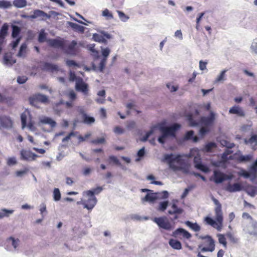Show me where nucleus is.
<instances>
[{
  "mask_svg": "<svg viewBox=\"0 0 257 257\" xmlns=\"http://www.w3.org/2000/svg\"><path fill=\"white\" fill-rule=\"evenodd\" d=\"M161 161L167 163L174 172L181 171L185 174L189 173L190 166L180 154H165Z\"/></svg>",
  "mask_w": 257,
  "mask_h": 257,
  "instance_id": "f257e3e1",
  "label": "nucleus"
},
{
  "mask_svg": "<svg viewBox=\"0 0 257 257\" xmlns=\"http://www.w3.org/2000/svg\"><path fill=\"white\" fill-rule=\"evenodd\" d=\"M180 124L177 123H174L170 125L167 124L164 127L160 125V132L161 135L158 138V142L161 144H164L168 138L175 137L176 132L180 129Z\"/></svg>",
  "mask_w": 257,
  "mask_h": 257,
  "instance_id": "f03ea898",
  "label": "nucleus"
},
{
  "mask_svg": "<svg viewBox=\"0 0 257 257\" xmlns=\"http://www.w3.org/2000/svg\"><path fill=\"white\" fill-rule=\"evenodd\" d=\"M187 119L189 125L191 126H197L200 124L201 126L208 128L214 123L215 114L213 111H210L209 116L201 117L199 121L195 120L192 114H189L187 116Z\"/></svg>",
  "mask_w": 257,
  "mask_h": 257,
  "instance_id": "7ed1b4c3",
  "label": "nucleus"
},
{
  "mask_svg": "<svg viewBox=\"0 0 257 257\" xmlns=\"http://www.w3.org/2000/svg\"><path fill=\"white\" fill-rule=\"evenodd\" d=\"M110 51L108 48H103L101 47V54L102 58L101 59L98 67H97L94 63H91V69L97 72H103L106 64L107 59L110 54Z\"/></svg>",
  "mask_w": 257,
  "mask_h": 257,
  "instance_id": "20e7f679",
  "label": "nucleus"
},
{
  "mask_svg": "<svg viewBox=\"0 0 257 257\" xmlns=\"http://www.w3.org/2000/svg\"><path fill=\"white\" fill-rule=\"evenodd\" d=\"M28 100L30 105L37 108H40L39 102L44 104H47L49 103L48 97L40 93L33 94L29 97Z\"/></svg>",
  "mask_w": 257,
  "mask_h": 257,
  "instance_id": "39448f33",
  "label": "nucleus"
},
{
  "mask_svg": "<svg viewBox=\"0 0 257 257\" xmlns=\"http://www.w3.org/2000/svg\"><path fill=\"white\" fill-rule=\"evenodd\" d=\"M153 220L158 225L160 228H162L167 231H170L173 228V226L167 220L166 216L155 217Z\"/></svg>",
  "mask_w": 257,
  "mask_h": 257,
  "instance_id": "423d86ee",
  "label": "nucleus"
},
{
  "mask_svg": "<svg viewBox=\"0 0 257 257\" xmlns=\"http://www.w3.org/2000/svg\"><path fill=\"white\" fill-rule=\"evenodd\" d=\"M223 215L221 214V219L220 220L217 219V216L215 214V219H213L209 216L204 218V221L206 224L216 228L218 231H220L223 224Z\"/></svg>",
  "mask_w": 257,
  "mask_h": 257,
  "instance_id": "0eeeda50",
  "label": "nucleus"
},
{
  "mask_svg": "<svg viewBox=\"0 0 257 257\" xmlns=\"http://www.w3.org/2000/svg\"><path fill=\"white\" fill-rule=\"evenodd\" d=\"M20 243V240L18 238L10 236L6 241L5 248L9 251H17Z\"/></svg>",
  "mask_w": 257,
  "mask_h": 257,
  "instance_id": "6e6552de",
  "label": "nucleus"
},
{
  "mask_svg": "<svg viewBox=\"0 0 257 257\" xmlns=\"http://www.w3.org/2000/svg\"><path fill=\"white\" fill-rule=\"evenodd\" d=\"M40 67L42 71L51 73L59 71V67L57 64L48 62H41Z\"/></svg>",
  "mask_w": 257,
  "mask_h": 257,
  "instance_id": "1a4fd4ad",
  "label": "nucleus"
},
{
  "mask_svg": "<svg viewBox=\"0 0 257 257\" xmlns=\"http://www.w3.org/2000/svg\"><path fill=\"white\" fill-rule=\"evenodd\" d=\"M47 42L51 47L60 48L62 50L65 48V41L60 37L55 39H48Z\"/></svg>",
  "mask_w": 257,
  "mask_h": 257,
  "instance_id": "9d476101",
  "label": "nucleus"
},
{
  "mask_svg": "<svg viewBox=\"0 0 257 257\" xmlns=\"http://www.w3.org/2000/svg\"><path fill=\"white\" fill-rule=\"evenodd\" d=\"M75 89L82 92L84 95H87L88 92V85L81 78H78L75 82Z\"/></svg>",
  "mask_w": 257,
  "mask_h": 257,
  "instance_id": "9b49d317",
  "label": "nucleus"
},
{
  "mask_svg": "<svg viewBox=\"0 0 257 257\" xmlns=\"http://www.w3.org/2000/svg\"><path fill=\"white\" fill-rule=\"evenodd\" d=\"M13 122L11 118L6 115H0V129L10 130L13 127Z\"/></svg>",
  "mask_w": 257,
  "mask_h": 257,
  "instance_id": "f8f14e48",
  "label": "nucleus"
},
{
  "mask_svg": "<svg viewBox=\"0 0 257 257\" xmlns=\"http://www.w3.org/2000/svg\"><path fill=\"white\" fill-rule=\"evenodd\" d=\"M193 162L194 167L196 169L205 173L209 172L208 167L206 165L202 163L200 157L195 156L194 158Z\"/></svg>",
  "mask_w": 257,
  "mask_h": 257,
  "instance_id": "ddd939ff",
  "label": "nucleus"
},
{
  "mask_svg": "<svg viewBox=\"0 0 257 257\" xmlns=\"http://www.w3.org/2000/svg\"><path fill=\"white\" fill-rule=\"evenodd\" d=\"M79 114L81 115L82 122L87 125H91L95 122V119L94 117L89 115L85 112L82 108L78 110Z\"/></svg>",
  "mask_w": 257,
  "mask_h": 257,
  "instance_id": "4468645a",
  "label": "nucleus"
},
{
  "mask_svg": "<svg viewBox=\"0 0 257 257\" xmlns=\"http://www.w3.org/2000/svg\"><path fill=\"white\" fill-rule=\"evenodd\" d=\"M77 44V43L75 40L72 41L70 44L67 46H66V44L65 43V48L62 50L65 53L68 55L75 56L78 52L77 49L76 48Z\"/></svg>",
  "mask_w": 257,
  "mask_h": 257,
  "instance_id": "2eb2a0df",
  "label": "nucleus"
},
{
  "mask_svg": "<svg viewBox=\"0 0 257 257\" xmlns=\"http://www.w3.org/2000/svg\"><path fill=\"white\" fill-rule=\"evenodd\" d=\"M199 238L202 239H207L209 243V247H203L201 248V250L202 252L210 251L212 252L215 249V242L211 236L207 235L206 236H200Z\"/></svg>",
  "mask_w": 257,
  "mask_h": 257,
  "instance_id": "dca6fc26",
  "label": "nucleus"
},
{
  "mask_svg": "<svg viewBox=\"0 0 257 257\" xmlns=\"http://www.w3.org/2000/svg\"><path fill=\"white\" fill-rule=\"evenodd\" d=\"M171 208L172 210H169L168 213L170 215H174V217L170 219L171 220L174 221L179 218V215L181 214L183 212V209L178 207L176 203L172 204Z\"/></svg>",
  "mask_w": 257,
  "mask_h": 257,
  "instance_id": "f3484780",
  "label": "nucleus"
},
{
  "mask_svg": "<svg viewBox=\"0 0 257 257\" xmlns=\"http://www.w3.org/2000/svg\"><path fill=\"white\" fill-rule=\"evenodd\" d=\"M181 235H182L183 237L186 239H189L192 236V235L190 232L181 227L177 228L172 232V236L175 238L179 237V236Z\"/></svg>",
  "mask_w": 257,
  "mask_h": 257,
  "instance_id": "a211bd4d",
  "label": "nucleus"
},
{
  "mask_svg": "<svg viewBox=\"0 0 257 257\" xmlns=\"http://www.w3.org/2000/svg\"><path fill=\"white\" fill-rule=\"evenodd\" d=\"M213 180L216 184L222 183L227 179L226 175L218 170H214L213 174Z\"/></svg>",
  "mask_w": 257,
  "mask_h": 257,
  "instance_id": "6ab92c4d",
  "label": "nucleus"
},
{
  "mask_svg": "<svg viewBox=\"0 0 257 257\" xmlns=\"http://www.w3.org/2000/svg\"><path fill=\"white\" fill-rule=\"evenodd\" d=\"M243 186L240 183H234L233 184L228 183L225 187V190L229 192L233 193L239 192L243 190Z\"/></svg>",
  "mask_w": 257,
  "mask_h": 257,
  "instance_id": "aec40b11",
  "label": "nucleus"
},
{
  "mask_svg": "<svg viewBox=\"0 0 257 257\" xmlns=\"http://www.w3.org/2000/svg\"><path fill=\"white\" fill-rule=\"evenodd\" d=\"M250 226H246L243 229L247 233L250 235L257 236V221L252 220L250 222Z\"/></svg>",
  "mask_w": 257,
  "mask_h": 257,
  "instance_id": "412c9836",
  "label": "nucleus"
},
{
  "mask_svg": "<svg viewBox=\"0 0 257 257\" xmlns=\"http://www.w3.org/2000/svg\"><path fill=\"white\" fill-rule=\"evenodd\" d=\"M157 199H158V194L153 191L147 193L145 196L142 198L141 201L143 203L145 202L154 203Z\"/></svg>",
  "mask_w": 257,
  "mask_h": 257,
  "instance_id": "4be33fe9",
  "label": "nucleus"
},
{
  "mask_svg": "<svg viewBox=\"0 0 257 257\" xmlns=\"http://www.w3.org/2000/svg\"><path fill=\"white\" fill-rule=\"evenodd\" d=\"M89 198L87 200H85V204L84 208L87 209L89 211H91L96 205L97 202V199L96 197L88 196Z\"/></svg>",
  "mask_w": 257,
  "mask_h": 257,
  "instance_id": "5701e85b",
  "label": "nucleus"
},
{
  "mask_svg": "<svg viewBox=\"0 0 257 257\" xmlns=\"http://www.w3.org/2000/svg\"><path fill=\"white\" fill-rule=\"evenodd\" d=\"M230 114H236L238 116L244 117L245 116V112L243 109L238 105H234L229 110Z\"/></svg>",
  "mask_w": 257,
  "mask_h": 257,
  "instance_id": "b1692460",
  "label": "nucleus"
},
{
  "mask_svg": "<svg viewBox=\"0 0 257 257\" xmlns=\"http://www.w3.org/2000/svg\"><path fill=\"white\" fill-rule=\"evenodd\" d=\"M211 199L214 204L216 206L215 208V213L217 216V219L218 220H220L221 219V214H222L221 204L220 203L219 201L213 196L211 197Z\"/></svg>",
  "mask_w": 257,
  "mask_h": 257,
  "instance_id": "393cba45",
  "label": "nucleus"
},
{
  "mask_svg": "<svg viewBox=\"0 0 257 257\" xmlns=\"http://www.w3.org/2000/svg\"><path fill=\"white\" fill-rule=\"evenodd\" d=\"M67 24L75 32L80 33H83L84 32L85 27L82 26L71 22H67Z\"/></svg>",
  "mask_w": 257,
  "mask_h": 257,
  "instance_id": "a878e982",
  "label": "nucleus"
},
{
  "mask_svg": "<svg viewBox=\"0 0 257 257\" xmlns=\"http://www.w3.org/2000/svg\"><path fill=\"white\" fill-rule=\"evenodd\" d=\"M252 159V155L248 154L246 155H243L241 154V153L238 155L236 160L239 163H246L251 161Z\"/></svg>",
  "mask_w": 257,
  "mask_h": 257,
  "instance_id": "bb28decb",
  "label": "nucleus"
},
{
  "mask_svg": "<svg viewBox=\"0 0 257 257\" xmlns=\"http://www.w3.org/2000/svg\"><path fill=\"white\" fill-rule=\"evenodd\" d=\"M103 190V188L102 187L98 186L95 188H92L90 190L86 191L85 193L87 196L95 197V195L99 194Z\"/></svg>",
  "mask_w": 257,
  "mask_h": 257,
  "instance_id": "cd10ccee",
  "label": "nucleus"
},
{
  "mask_svg": "<svg viewBox=\"0 0 257 257\" xmlns=\"http://www.w3.org/2000/svg\"><path fill=\"white\" fill-rule=\"evenodd\" d=\"M40 121L43 124H48L53 128L56 126V122L49 117L44 116L40 119Z\"/></svg>",
  "mask_w": 257,
  "mask_h": 257,
  "instance_id": "c85d7f7f",
  "label": "nucleus"
},
{
  "mask_svg": "<svg viewBox=\"0 0 257 257\" xmlns=\"http://www.w3.org/2000/svg\"><path fill=\"white\" fill-rule=\"evenodd\" d=\"M184 223L188 227L195 232L199 231L201 229L200 225L197 222L193 223L190 221L187 220L185 221Z\"/></svg>",
  "mask_w": 257,
  "mask_h": 257,
  "instance_id": "c756f323",
  "label": "nucleus"
},
{
  "mask_svg": "<svg viewBox=\"0 0 257 257\" xmlns=\"http://www.w3.org/2000/svg\"><path fill=\"white\" fill-rule=\"evenodd\" d=\"M167 124V123L166 121L163 120L160 123H158L156 124L152 125L151 127L150 131H148V132L149 133V134H150L151 135H152L154 133L156 130L158 129L160 131V125L162 126V127H164V126H165V125H166Z\"/></svg>",
  "mask_w": 257,
  "mask_h": 257,
  "instance_id": "7c9ffc66",
  "label": "nucleus"
},
{
  "mask_svg": "<svg viewBox=\"0 0 257 257\" xmlns=\"http://www.w3.org/2000/svg\"><path fill=\"white\" fill-rule=\"evenodd\" d=\"M169 245L174 249L179 250L182 248L181 242L176 239H170L169 241Z\"/></svg>",
  "mask_w": 257,
  "mask_h": 257,
  "instance_id": "2f4dec72",
  "label": "nucleus"
},
{
  "mask_svg": "<svg viewBox=\"0 0 257 257\" xmlns=\"http://www.w3.org/2000/svg\"><path fill=\"white\" fill-rule=\"evenodd\" d=\"M3 61L4 63L9 66H12L16 62V60L14 59L12 56H8L7 55H4Z\"/></svg>",
  "mask_w": 257,
  "mask_h": 257,
  "instance_id": "473e14b6",
  "label": "nucleus"
},
{
  "mask_svg": "<svg viewBox=\"0 0 257 257\" xmlns=\"http://www.w3.org/2000/svg\"><path fill=\"white\" fill-rule=\"evenodd\" d=\"M12 37L13 38H21L20 34L21 31V28L17 25H12Z\"/></svg>",
  "mask_w": 257,
  "mask_h": 257,
  "instance_id": "72a5a7b5",
  "label": "nucleus"
},
{
  "mask_svg": "<svg viewBox=\"0 0 257 257\" xmlns=\"http://www.w3.org/2000/svg\"><path fill=\"white\" fill-rule=\"evenodd\" d=\"M20 154L21 158L22 160L25 161H30L32 152L27 151L26 150H22L21 151Z\"/></svg>",
  "mask_w": 257,
  "mask_h": 257,
  "instance_id": "f704fd0d",
  "label": "nucleus"
},
{
  "mask_svg": "<svg viewBox=\"0 0 257 257\" xmlns=\"http://www.w3.org/2000/svg\"><path fill=\"white\" fill-rule=\"evenodd\" d=\"M47 34L45 32V30L41 29L38 35V42L40 43H42L45 41H47V40H48L47 39Z\"/></svg>",
  "mask_w": 257,
  "mask_h": 257,
  "instance_id": "c9c22d12",
  "label": "nucleus"
},
{
  "mask_svg": "<svg viewBox=\"0 0 257 257\" xmlns=\"http://www.w3.org/2000/svg\"><path fill=\"white\" fill-rule=\"evenodd\" d=\"M14 212V210L8 209L6 208H3L0 210V219L5 217H9L10 214H12Z\"/></svg>",
  "mask_w": 257,
  "mask_h": 257,
  "instance_id": "e433bc0d",
  "label": "nucleus"
},
{
  "mask_svg": "<svg viewBox=\"0 0 257 257\" xmlns=\"http://www.w3.org/2000/svg\"><path fill=\"white\" fill-rule=\"evenodd\" d=\"M169 203V202L168 200H164L160 202L157 208V210L161 212H164L168 207Z\"/></svg>",
  "mask_w": 257,
  "mask_h": 257,
  "instance_id": "4c0bfd02",
  "label": "nucleus"
},
{
  "mask_svg": "<svg viewBox=\"0 0 257 257\" xmlns=\"http://www.w3.org/2000/svg\"><path fill=\"white\" fill-rule=\"evenodd\" d=\"M219 142L221 146L225 147L226 149H232L235 147L234 143H230L224 139L220 140Z\"/></svg>",
  "mask_w": 257,
  "mask_h": 257,
  "instance_id": "58836bf2",
  "label": "nucleus"
},
{
  "mask_svg": "<svg viewBox=\"0 0 257 257\" xmlns=\"http://www.w3.org/2000/svg\"><path fill=\"white\" fill-rule=\"evenodd\" d=\"M194 133L193 131H187L184 136V138L186 140H192L193 142H197L198 139L194 137Z\"/></svg>",
  "mask_w": 257,
  "mask_h": 257,
  "instance_id": "ea45409f",
  "label": "nucleus"
},
{
  "mask_svg": "<svg viewBox=\"0 0 257 257\" xmlns=\"http://www.w3.org/2000/svg\"><path fill=\"white\" fill-rule=\"evenodd\" d=\"M244 142L246 145L249 144L251 145L253 143H255V145H257V135H251L250 138L249 139H245Z\"/></svg>",
  "mask_w": 257,
  "mask_h": 257,
  "instance_id": "a19ab883",
  "label": "nucleus"
},
{
  "mask_svg": "<svg viewBox=\"0 0 257 257\" xmlns=\"http://www.w3.org/2000/svg\"><path fill=\"white\" fill-rule=\"evenodd\" d=\"M231 149H225L224 152L221 155V161L224 162H227V157L233 153V151L230 150Z\"/></svg>",
  "mask_w": 257,
  "mask_h": 257,
  "instance_id": "79ce46f5",
  "label": "nucleus"
},
{
  "mask_svg": "<svg viewBox=\"0 0 257 257\" xmlns=\"http://www.w3.org/2000/svg\"><path fill=\"white\" fill-rule=\"evenodd\" d=\"M13 5L18 8H22L26 6L27 2L26 0H14Z\"/></svg>",
  "mask_w": 257,
  "mask_h": 257,
  "instance_id": "37998d69",
  "label": "nucleus"
},
{
  "mask_svg": "<svg viewBox=\"0 0 257 257\" xmlns=\"http://www.w3.org/2000/svg\"><path fill=\"white\" fill-rule=\"evenodd\" d=\"M145 148L143 147L138 151L137 154V158L136 159L135 161L137 162L140 161L145 157Z\"/></svg>",
  "mask_w": 257,
  "mask_h": 257,
  "instance_id": "c03bdc74",
  "label": "nucleus"
},
{
  "mask_svg": "<svg viewBox=\"0 0 257 257\" xmlns=\"http://www.w3.org/2000/svg\"><path fill=\"white\" fill-rule=\"evenodd\" d=\"M228 71V69H224L221 71L219 75L217 76L214 81V83H218L219 82L225 80V73Z\"/></svg>",
  "mask_w": 257,
  "mask_h": 257,
  "instance_id": "a18cd8bd",
  "label": "nucleus"
},
{
  "mask_svg": "<svg viewBox=\"0 0 257 257\" xmlns=\"http://www.w3.org/2000/svg\"><path fill=\"white\" fill-rule=\"evenodd\" d=\"M249 172L252 176V178H250L251 181H253L257 176V167L250 165Z\"/></svg>",
  "mask_w": 257,
  "mask_h": 257,
  "instance_id": "49530a36",
  "label": "nucleus"
},
{
  "mask_svg": "<svg viewBox=\"0 0 257 257\" xmlns=\"http://www.w3.org/2000/svg\"><path fill=\"white\" fill-rule=\"evenodd\" d=\"M107 161L109 164H111L112 163H113L115 165H120V162L119 161V160L117 159V158L113 155H110L108 157Z\"/></svg>",
  "mask_w": 257,
  "mask_h": 257,
  "instance_id": "de8ad7c7",
  "label": "nucleus"
},
{
  "mask_svg": "<svg viewBox=\"0 0 257 257\" xmlns=\"http://www.w3.org/2000/svg\"><path fill=\"white\" fill-rule=\"evenodd\" d=\"M216 147V145L214 142H209L206 144L204 147V150L207 152H210L212 150Z\"/></svg>",
  "mask_w": 257,
  "mask_h": 257,
  "instance_id": "09e8293b",
  "label": "nucleus"
},
{
  "mask_svg": "<svg viewBox=\"0 0 257 257\" xmlns=\"http://www.w3.org/2000/svg\"><path fill=\"white\" fill-rule=\"evenodd\" d=\"M44 12L42 10L36 9L34 10L33 14L32 15L31 19H36L39 17H43Z\"/></svg>",
  "mask_w": 257,
  "mask_h": 257,
  "instance_id": "8fccbe9b",
  "label": "nucleus"
},
{
  "mask_svg": "<svg viewBox=\"0 0 257 257\" xmlns=\"http://www.w3.org/2000/svg\"><path fill=\"white\" fill-rule=\"evenodd\" d=\"M12 4L10 2L2 0L0 1V8L3 9H9L12 7Z\"/></svg>",
  "mask_w": 257,
  "mask_h": 257,
  "instance_id": "3c124183",
  "label": "nucleus"
},
{
  "mask_svg": "<svg viewBox=\"0 0 257 257\" xmlns=\"http://www.w3.org/2000/svg\"><path fill=\"white\" fill-rule=\"evenodd\" d=\"M61 197V193L58 188H54L53 190V199L55 201H58Z\"/></svg>",
  "mask_w": 257,
  "mask_h": 257,
  "instance_id": "603ef678",
  "label": "nucleus"
},
{
  "mask_svg": "<svg viewBox=\"0 0 257 257\" xmlns=\"http://www.w3.org/2000/svg\"><path fill=\"white\" fill-rule=\"evenodd\" d=\"M217 236L218 237V241L219 243L222 244L224 247H226L227 242L224 235L222 234H218Z\"/></svg>",
  "mask_w": 257,
  "mask_h": 257,
  "instance_id": "864d4df0",
  "label": "nucleus"
},
{
  "mask_svg": "<svg viewBox=\"0 0 257 257\" xmlns=\"http://www.w3.org/2000/svg\"><path fill=\"white\" fill-rule=\"evenodd\" d=\"M101 33L102 35H103V37L102 38V41H101L100 43H104L105 44H106L107 43V41L106 40V39H111V36L109 34L107 33V32H105V31H101Z\"/></svg>",
  "mask_w": 257,
  "mask_h": 257,
  "instance_id": "5fc2aeb1",
  "label": "nucleus"
},
{
  "mask_svg": "<svg viewBox=\"0 0 257 257\" xmlns=\"http://www.w3.org/2000/svg\"><path fill=\"white\" fill-rule=\"evenodd\" d=\"M119 19L121 21L125 22H126L129 17L127 16L123 12L120 11H117Z\"/></svg>",
  "mask_w": 257,
  "mask_h": 257,
  "instance_id": "6e6d98bb",
  "label": "nucleus"
},
{
  "mask_svg": "<svg viewBox=\"0 0 257 257\" xmlns=\"http://www.w3.org/2000/svg\"><path fill=\"white\" fill-rule=\"evenodd\" d=\"M66 64L68 67L74 66V67H76L78 68L80 67V65L73 60H69V59L67 60L66 61Z\"/></svg>",
  "mask_w": 257,
  "mask_h": 257,
  "instance_id": "4d7b16f0",
  "label": "nucleus"
},
{
  "mask_svg": "<svg viewBox=\"0 0 257 257\" xmlns=\"http://www.w3.org/2000/svg\"><path fill=\"white\" fill-rule=\"evenodd\" d=\"M102 16L106 17L107 20H111L113 18L112 13L107 9L102 12Z\"/></svg>",
  "mask_w": 257,
  "mask_h": 257,
  "instance_id": "13d9d810",
  "label": "nucleus"
},
{
  "mask_svg": "<svg viewBox=\"0 0 257 257\" xmlns=\"http://www.w3.org/2000/svg\"><path fill=\"white\" fill-rule=\"evenodd\" d=\"M210 130L207 127L201 126L199 131V133L201 137H204L206 134L209 132Z\"/></svg>",
  "mask_w": 257,
  "mask_h": 257,
  "instance_id": "bf43d9fd",
  "label": "nucleus"
},
{
  "mask_svg": "<svg viewBox=\"0 0 257 257\" xmlns=\"http://www.w3.org/2000/svg\"><path fill=\"white\" fill-rule=\"evenodd\" d=\"M40 213L43 218L44 217L45 213H47V209H46V205L44 203H42L40 205Z\"/></svg>",
  "mask_w": 257,
  "mask_h": 257,
  "instance_id": "052dcab7",
  "label": "nucleus"
},
{
  "mask_svg": "<svg viewBox=\"0 0 257 257\" xmlns=\"http://www.w3.org/2000/svg\"><path fill=\"white\" fill-rule=\"evenodd\" d=\"M158 194V199H167L169 197V193L167 191H163L161 192H156Z\"/></svg>",
  "mask_w": 257,
  "mask_h": 257,
  "instance_id": "680f3d73",
  "label": "nucleus"
},
{
  "mask_svg": "<svg viewBox=\"0 0 257 257\" xmlns=\"http://www.w3.org/2000/svg\"><path fill=\"white\" fill-rule=\"evenodd\" d=\"M27 116L25 113H22L21 115V120L22 123V127L24 128L27 124Z\"/></svg>",
  "mask_w": 257,
  "mask_h": 257,
  "instance_id": "e2e57ef3",
  "label": "nucleus"
},
{
  "mask_svg": "<svg viewBox=\"0 0 257 257\" xmlns=\"http://www.w3.org/2000/svg\"><path fill=\"white\" fill-rule=\"evenodd\" d=\"M28 78L26 76H19L17 79V82L19 84H23L28 80Z\"/></svg>",
  "mask_w": 257,
  "mask_h": 257,
  "instance_id": "0e129e2a",
  "label": "nucleus"
},
{
  "mask_svg": "<svg viewBox=\"0 0 257 257\" xmlns=\"http://www.w3.org/2000/svg\"><path fill=\"white\" fill-rule=\"evenodd\" d=\"M246 192L251 197H254L257 194V189L255 187L250 186Z\"/></svg>",
  "mask_w": 257,
  "mask_h": 257,
  "instance_id": "69168bd1",
  "label": "nucleus"
},
{
  "mask_svg": "<svg viewBox=\"0 0 257 257\" xmlns=\"http://www.w3.org/2000/svg\"><path fill=\"white\" fill-rule=\"evenodd\" d=\"M103 37V35L101 33V34L95 33L93 35L92 39L95 42H100L102 40V38Z\"/></svg>",
  "mask_w": 257,
  "mask_h": 257,
  "instance_id": "338daca9",
  "label": "nucleus"
},
{
  "mask_svg": "<svg viewBox=\"0 0 257 257\" xmlns=\"http://www.w3.org/2000/svg\"><path fill=\"white\" fill-rule=\"evenodd\" d=\"M250 49L252 53L257 54V39H254L252 42Z\"/></svg>",
  "mask_w": 257,
  "mask_h": 257,
  "instance_id": "774afa93",
  "label": "nucleus"
}]
</instances>
